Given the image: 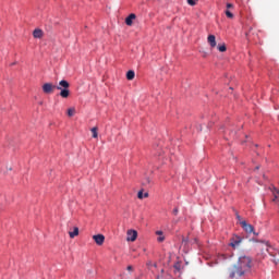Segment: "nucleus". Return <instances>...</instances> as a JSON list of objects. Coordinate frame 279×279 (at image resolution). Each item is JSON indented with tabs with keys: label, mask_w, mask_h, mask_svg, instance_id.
<instances>
[{
	"label": "nucleus",
	"mask_w": 279,
	"mask_h": 279,
	"mask_svg": "<svg viewBox=\"0 0 279 279\" xmlns=\"http://www.w3.org/2000/svg\"><path fill=\"white\" fill-rule=\"evenodd\" d=\"M126 269H128V271H133L134 270V268L132 266H128Z\"/></svg>",
	"instance_id": "nucleus-21"
},
{
	"label": "nucleus",
	"mask_w": 279,
	"mask_h": 279,
	"mask_svg": "<svg viewBox=\"0 0 279 279\" xmlns=\"http://www.w3.org/2000/svg\"><path fill=\"white\" fill-rule=\"evenodd\" d=\"M252 271V257L250 256H240L236 264L231 266L228 269L229 278H243Z\"/></svg>",
	"instance_id": "nucleus-1"
},
{
	"label": "nucleus",
	"mask_w": 279,
	"mask_h": 279,
	"mask_svg": "<svg viewBox=\"0 0 279 279\" xmlns=\"http://www.w3.org/2000/svg\"><path fill=\"white\" fill-rule=\"evenodd\" d=\"M33 36H34V38H43V36H45V33L43 32V29L36 28L33 32Z\"/></svg>",
	"instance_id": "nucleus-10"
},
{
	"label": "nucleus",
	"mask_w": 279,
	"mask_h": 279,
	"mask_svg": "<svg viewBox=\"0 0 279 279\" xmlns=\"http://www.w3.org/2000/svg\"><path fill=\"white\" fill-rule=\"evenodd\" d=\"M226 16L228 17V19H234V14H232V12H230V11H226Z\"/></svg>",
	"instance_id": "nucleus-16"
},
{
	"label": "nucleus",
	"mask_w": 279,
	"mask_h": 279,
	"mask_svg": "<svg viewBox=\"0 0 279 279\" xmlns=\"http://www.w3.org/2000/svg\"><path fill=\"white\" fill-rule=\"evenodd\" d=\"M241 241L242 239L240 236H235L231 239V247H239V245H241Z\"/></svg>",
	"instance_id": "nucleus-8"
},
{
	"label": "nucleus",
	"mask_w": 279,
	"mask_h": 279,
	"mask_svg": "<svg viewBox=\"0 0 279 279\" xmlns=\"http://www.w3.org/2000/svg\"><path fill=\"white\" fill-rule=\"evenodd\" d=\"M80 235V228L74 227L73 231H69L70 239H75V236Z\"/></svg>",
	"instance_id": "nucleus-9"
},
{
	"label": "nucleus",
	"mask_w": 279,
	"mask_h": 279,
	"mask_svg": "<svg viewBox=\"0 0 279 279\" xmlns=\"http://www.w3.org/2000/svg\"><path fill=\"white\" fill-rule=\"evenodd\" d=\"M134 77H136V74L134 73V71L126 72V80L132 81L134 80Z\"/></svg>",
	"instance_id": "nucleus-12"
},
{
	"label": "nucleus",
	"mask_w": 279,
	"mask_h": 279,
	"mask_svg": "<svg viewBox=\"0 0 279 279\" xmlns=\"http://www.w3.org/2000/svg\"><path fill=\"white\" fill-rule=\"evenodd\" d=\"M227 8L230 9V8H234V5L232 3H227Z\"/></svg>",
	"instance_id": "nucleus-22"
},
{
	"label": "nucleus",
	"mask_w": 279,
	"mask_h": 279,
	"mask_svg": "<svg viewBox=\"0 0 279 279\" xmlns=\"http://www.w3.org/2000/svg\"><path fill=\"white\" fill-rule=\"evenodd\" d=\"M236 220L241 221V217L239 216V214L236 215Z\"/></svg>",
	"instance_id": "nucleus-23"
},
{
	"label": "nucleus",
	"mask_w": 279,
	"mask_h": 279,
	"mask_svg": "<svg viewBox=\"0 0 279 279\" xmlns=\"http://www.w3.org/2000/svg\"><path fill=\"white\" fill-rule=\"evenodd\" d=\"M207 43L211 47V49H215V47H217V37H215V35H209L207 37Z\"/></svg>",
	"instance_id": "nucleus-7"
},
{
	"label": "nucleus",
	"mask_w": 279,
	"mask_h": 279,
	"mask_svg": "<svg viewBox=\"0 0 279 279\" xmlns=\"http://www.w3.org/2000/svg\"><path fill=\"white\" fill-rule=\"evenodd\" d=\"M156 234L160 235L162 234V231H157Z\"/></svg>",
	"instance_id": "nucleus-25"
},
{
	"label": "nucleus",
	"mask_w": 279,
	"mask_h": 279,
	"mask_svg": "<svg viewBox=\"0 0 279 279\" xmlns=\"http://www.w3.org/2000/svg\"><path fill=\"white\" fill-rule=\"evenodd\" d=\"M137 197H138V199H143V197H144L143 191H140L137 193Z\"/></svg>",
	"instance_id": "nucleus-18"
},
{
	"label": "nucleus",
	"mask_w": 279,
	"mask_h": 279,
	"mask_svg": "<svg viewBox=\"0 0 279 279\" xmlns=\"http://www.w3.org/2000/svg\"><path fill=\"white\" fill-rule=\"evenodd\" d=\"M144 197H149V193H145V194H144Z\"/></svg>",
	"instance_id": "nucleus-24"
},
{
	"label": "nucleus",
	"mask_w": 279,
	"mask_h": 279,
	"mask_svg": "<svg viewBox=\"0 0 279 279\" xmlns=\"http://www.w3.org/2000/svg\"><path fill=\"white\" fill-rule=\"evenodd\" d=\"M227 50H228V48L226 47V44L218 46V51H220L221 53H223Z\"/></svg>",
	"instance_id": "nucleus-13"
},
{
	"label": "nucleus",
	"mask_w": 279,
	"mask_h": 279,
	"mask_svg": "<svg viewBox=\"0 0 279 279\" xmlns=\"http://www.w3.org/2000/svg\"><path fill=\"white\" fill-rule=\"evenodd\" d=\"M271 191H272V195L275 197L274 202H279V190L276 187H272Z\"/></svg>",
	"instance_id": "nucleus-11"
},
{
	"label": "nucleus",
	"mask_w": 279,
	"mask_h": 279,
	"mask_svg": "<svg viewBox=\"0 0 279 279\" xmlns=\"http://www.w3.org/2000/svg\"><path fill=\"white\" fill-rule=\"evenodd\" d=\"M93 240L98 245H104V242L106 241V236H104V234H96V235H93Z\"/></svg>",
	"instance_id": "nucleus-6"
},
{
	"label": "nucleus",
	"mask_w": 279,
	"mask_h": 279,
	"mask_svg": "<svg viewBox=\"0 0 279 279\" xmlns=\"http://www.w3.org/2000/svg\"><path fill=\"white\" fill-rule=\"evenodd\" d=\"M134 21H136V14L131 13L126 19H125V25L129 27H132L134 25Z\"/></svg>",
	"instance_id": "nucleus-5"
},
{
	"label": "nucleus",
	"mask_w": 279,
	"mask_h": 279,
	"mask_svg": "<svg viewBox=\"0 0 279 279\" xmlns=\"http://www.w3.org/2000/svg\"><path fill=\"white\" fill-rule=\"evenodd\" d=\"M240 225L247 234H252V232H254V226L247 223L245 220L240 221Z\"/></svg>",
	"instance_id": "nucleus-4"
},
{
	"label": "nucleus",
	"mask_w": 279,
	"mask_h": 279,
	"mask_svg": "<svg viewBox=\"0 0 279 279\" xmlns=\"http://www.w3.org/2000/svg\"><path fill=\"white\" fill-rule=\"evenodd\" d=\"M198 0H187L189 5H197Z\"/></svg>",
	"instance_id": "nucleus-17"
},
{
	"label": "nucleus",
	"mask_w": 279,
	"mask_h": 279,
	"mask_svg": "<svg viewBox=\"0 0 279 279\" xmlns=\"http://www.w3.org/2000/svg\"><path fill=\"white\" fill-rule=\"evenodd\" d=\"M69 86L71 85L65 80L60 81L57 87L51 83H46L43 85V92L46 95H51L53 90H56L57 88V90H61L60 97H62L63 99H66L69 95H71V90H69Z\"/></svg>",
	"instance_id": "nucleus-2"
},
{
	"label": "nucleus",
	"mask_w": 279,
	"mask_h": 279,
	"mask_svg": "<svg viewBox=\"0 0 279 279\" xmlns=\"http://www.w3.org/2000/svg\"><path fill=\"white\" fill-rule=\"evenodd\" d=\"M138 236V232L136 230H128L126 232V241H131L132 243L136 241Z\"/></svg>",
	"instance_id": "nucleus-3"
},
{
	"label": "nucleus",
	"mask_w": 279,
	"mask_h": 279,
	"mask_svg": "<svg viewBox=\"0 0 279 279\" xmlns=\"http://www.w3.org/2000/svg\"><path fill=\"white\" fill-rule=\"evenodd\" d=\"M172 213H173V215H178V213H180V211L178 208H174Z\"/></svg>",
	"instance_id": "nucleus-19"
},
{
	"label": "nucleus",
	"mask_w": 279,
	"mask_h": 279,
	"mask_svg": "<svg viewBox=\"0 0 279 279\" xmlns=\"http://www.w3.org/2000/svg\"><path fill=\"white\" fill-rule=\"evenodd\" d=\"M158 241H159V243H162V241H165V236L158 238Z\"/></svg>",
	"instance_id": "nucleus-20"
},
{
	"label": "nucleus",
	"mask_w": 279,
	"mask_h": 279,
	"mask_svg": "<svg viewBox=\"0 0 279 279\" xmlns=\"http://www.w3.org/2000/svg\"><path fill=\"white\" fill-rule=\"evenodd\" d=\"M93 138H97L99 134L97 133V126H94L92 130Z\"/></svg>",
	"instance_id": "nucleus-14"
},
{
	"label": "nucleus",
	"mask_w": 279,
	"mask_h": 279,
	"mask_svg": "<svg viewBox=\"0 0 279 279\" xmlns=\"http://www.w3.org/2000/svg\"><path fill=\"white\" fill-rule=\"evenodd\" d=\"M75 114V108L68 109V117H73Z\"/></svg>",
	"instance_id": "nucleus-15"
}]
</instances>
